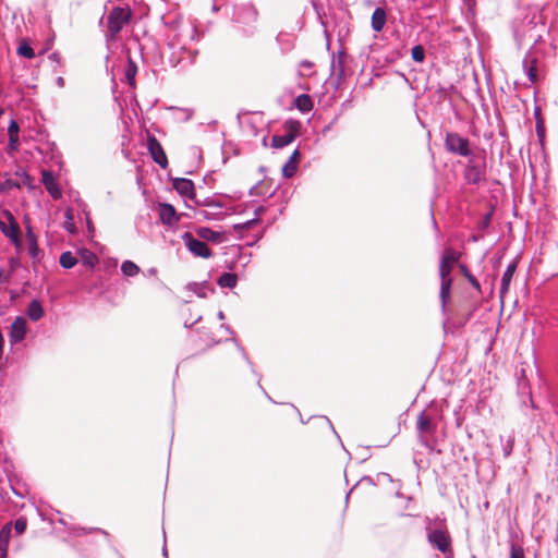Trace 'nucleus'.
I'll return each mask as SVG.
<instances>
[{
    "label": "nucleus",
    "instance_id": "11",
    "mask_svg": "<svg viewBox=\"0 0 558 558\" xmlns=\"http://www.w3.org/2000/svg\"><path fill=\"white\" fill-rule=\"evenodd\" d=\"M43 175V184L45 185L48 193L51 195L52 198L59 199L62 196V193L58 186V183L53 177V174L49 171L44 170L41 172Z\"/></svg>",
    "mask_w": 558,
    "mask_h": 558
},
{
    "label": "nucleus",
    "instance_id": "30",
    "mask_svg": "<svg viewBox=\"0 0 558 558\" xmlns=\"http://www.w3.org/2000/svg\"><path fill=\"white\" fill-rule=\"evenodd\" d=\"M27 239L29 242V254L33 257H35V256H37V253H38V244H37V239H36L35 234L29 229L27 231Z\"/></svg>",
    "mask_w": 558,
    "mask_h": 558
},
{
    "label": "nucleus",
    "instance_id": "3",
    "mask_svg": "<svg viewBox=\"0 0 558 558\" xmlns=\"http://www.w3.org/2000/svg\"><path fill=\"white\" fill-rule=\"evenodd\" d=\"M416 428L418 432V437L425 447L433 449V446L428 441L429 436H434L436 433L437 425L433 422V420L425 413L421 412L416 418Z\"/></svg>",
    "mask_w": 558,
    "mask_h": 558
},
{
    "label": "nucleus",
    "instance_id": "33",
    "mask_svg": "<svg viewBox=\"0 0 558 558\" xmlns=\"http://www.w3.org/2000/svg\"><path fill=\"white\" fill-rule=\"evenodd\" d=\"M298 167L294 165H291V162L288 160L284 166L282 167V174L286 178H291L296 172Z\"/></svg>",
    "mask_w": 558,
    "mask_h": 558
},
{
    "label": "nucleus",
    "instance_id": "42",
    "mask_svg": "<svg viewBox=\"0 0 558 558\" xmlns=\"http://www.w3.org/2000/svg\"><path fill=\"white\" fill-rule=\"evenodd\" d=\"M8 276H4L3 270L0 269V282H8Z\"/></svg>",
    "mask_w": 558,
    "mask_h": 558
},
{
    "label": "nucleus",
    "instance_id": "13",
    "mask_svg": "<svg viewBox=\"0 0 558 558\" xmlns=\"http://www.w3.org/2000/svg\"><path fill=\"white\" fill-rule=\"evenodd\" d=\"M173 187L179 194H181L183 196L193 197L195 195L194 184L189 179H183V178L174 179Z\"/></svg>",
    "mask_w": 558,
    "mask_h": 558
},
{
    "label": "nucleus",
    "instance_id": "34",
    "mask_svg": "<svg viewBox=\"0 0 558 558\" xmlns=\"http://www.w3.org/2000/svg\"><path fill=\"white\" fill-rule=\"evenodd\" d=\"M527 76L532 83H534L537 78V68L535 60H533L532 64L527 68Z\"/></svg>",
    "mask_w": 558,
    "mask_h": 558
},
{
    "label": "nucleus",
    "instance_id": "29",
    "mask_svg": "<svg viewBox=\"0 0 558 558\" xmlns=\"http://www.w3.org/2000/svg\"><path fill=\"white\" fill-rule=\"evenodd\" d=\"M461 274L468 279V281L477 290H480V282L469 271L468 267L465 265L459 266Z\"/></svg>",
    "mask_w": 558,
    "mask_h": 558
},
{
    "label": "nucleus",
    "instance_id": "28",
    "mask_svg": "<svg viewBox=\"0 0 558 558\" xmlns=\"http://www.w3.org/2000/svg\"><path fill=\"white\" fill-rule=\"evenodd\" d=\"M81 256L82 262L88 267H94L98 263V257L89 251H83Z\"/></svg>",
    "mask_w": 558,
    "mask_h": 558
},
{
    "label": "nucleus",
    "instance_id": "43",
    "mask_svg": "<svg viewBox=\"0 0 558 558\" xmlns=\"http://www.w3.org/2000/svg\"><path fill=\"white\" fill-rule=\"evenodd\" d=\"M253 222H254V220H251V221H248V222L244 223V225H243V227L247 229V228H250V226H251Z\"/></svg>",
    "mask_w": 558,
    "mask_h": 558
},
{
    "label": "nucleus",
    "instance_id": "31",
    "mask_svg": "<svg viewBox=\"0 0 558 558\" xmlns=\"http://www.w3.org/2000/svg\"><path fill=\"white\" fill-rule=\"evenodd\" d=\"M412 59L416 62H423L425 59V50L421 45L414 46L411 50Z\"/></svg>",
    "mask_w": 558,
    "mask_h": 558
},
{
    "label": "nucleus",
    "instance_id": "44",
    "mask_svg": "<svg viewBox=\"0 0 558 558\" xmlns=\"http://www.w3.org/2000/svg\"><path fill=\"white\" fill-rule=\"evenodd\" d=\"M4 113L3 108L0 107V117Z\"/></svg>",
    "mask_w": 558,
    "mask_h": 558
},
{
    "label": "nucleus",
    "instance_id": "7",
    "mask_svg": "<svg viewBox=\"0 0 558 558\" xmlns=\"http://www.w3.org/2000/svg\"><path fill=\"white\" fill-rule=\"evenodd\" d=\"M4 216L9 221V226L4 221L0 220V231L5 236H8L14 244L19 245L21 242L20 226H19L17 221L15 220V218L13 217V215L9 210L4 211Z\"/></svg>",
    "mask_w": 558,
    "mask_h": 558
},
{
    "label": "nucleus",
    "instance_id": "21",
    "mask_svg": "<svg viewBox=\"0 0 558 558\" xmlns=\"http://www.w3.org/2000/svg\"><path fill=\"white\" fill-rule=\"evenodd\" d=\"M196 234L203 239V240H207V241H213V242H217L220 240V233L216 232V231H213L211 229L209 228H206V227H202V228H198L196 230Z\"/></svg>",
    "mask_w": 558,
    "mask_h": 558
},
{
    "label": "nucleus",
    "instance_id": "46",
    "mask_svg": "<svg viewBox=\"0 0 558 558\" xmlns=\"http://www.w3.org/2000/svg\"><path fill=\"white\" fill-rule=\"evenodd\" d=\"M58 81H59V83H61V84L63 83L62 77H59V80H58Z\"/></svg>",
    "mask_w": 558,
    "mask_h": 558
},
{
    "label": "nucleus",
    "instance_id": "5",
    "mask_svg": "<svg viewBox=\"0 0 558 558\" xmlns=\"http://www.w3.org/2000/svg\"><path fill=\"white\" fill-rule=\"evenodd\" d=\"M460 253L456 252L453 248H445L439 266L440 279H451L450 274L453 269L454 264L458 263V260L460 259Z\"/></svg>",
    "mask_w": 558,
    "mask_h": 558
},
{
    "label": "nucleus",
    "instance_id": "18",
    "mask_svg": "<svg viewBox=\"0 0 558 558\" xmlns=\"http://www.w3.org/2000/svg\"><path fill=\"white\" fill-rule=\"evenodd\" d=\"M136 73H137V65L136 63L129 57L128 58V66H126V70H125V78H126V82L128 84L132 87V88H135L136 86V81H135V76H136Z\"/></svg>",
    "mask_w": 558,
    "mask_h": 558
},
{
    "label": "nucleus",
    "instance_id": "12",
    "mask_svg": "<svg viewBox=\"0 0 558 558\" xmlns=\"http://www.w3.org/2000/svg\"><path fill=\"white\" fill-rule=\"evenodd\" d=\"M159 217L161 222L168 226H172L179 220L174 207L170 204L159 205Z\"/></svg>",
    "mask_w": 558,
    "mask_h": 558
},
{
    "label": "nucleus",
    "instance_id": "39",
    "mask_svg": "<svg viewBox=\"0 0 558 558\" xmlns=\"http://www.w3.org/2000/svg\"><path fill=\"white\" fill-rule=\"evenodd\" d=\"M300 157H301L300 151L298 149H295L292 153V155L290 156L289 161L291 162V165H294V166L298 167V163L300 161Z\"/></svg>",
    "mask_w": 558,
    "mask_h": 558
},
{
    "label": "nucleus",
    "instance_id": "1",
    "mask_svg": "<svg viewBox=\"0 0 558 558\" xmlns=\"http://www.w3.org/2000/svg\"><path fill=\"white\" fill-rule=\"evenodd\" d=\"M132 11L130 8H113L108 15V29L112 36L121 32L123 26L130 22Z\"/></svg>",
    "mask_w": 558,
    "mask_h": 558
},
{
    "label": "nucleus",
    "instance_id": "20",
    "mask_svg": "<svg viewBox=\"0 0 558 558\" xmlns=\"http://www.w3.org/2000/svg\"><path fill=\"white\" fill-rule=\"evenodd\" d=\"M238 282V276L231 272L222 274L218 279V284L221 288H234Z\"/></svg>",
    "mask_w": 558,
    "mask_h": 558
},
{
    "label": "nucleus",
    "instance_id": "6",
    "mask_svg": "<svg viewBox=\"0 0 558 558\" xmlns=\"http://www.w3.org/2000/svg\"><path fill=\"white\" fill-rule=\"evenodd\" d=\"M446 146L449 151L460 156H469L471 154L469 140L460 136L458 133L447 134Z\"/></svg>",
    "mask_w": 558,
    "mask_h": 558
},
{
    "label": "nucleus",
    "instance_id": "10",
    "mask_svg": "<svg viewBox=\"0 0 558 558\" xmlns=\"http://www.w3.org/2000/svg\"><path fill=\"white\" fill-rule=\"evenodd\" d=\"M26 333V320L23 317H16L11 325L10 341L12 343L20 342L24 339Z\"/></svg>",
    "mask_w": 558,
    "mask_h": 558
},
{
    "label": "nucleus",
    "instance_id": "40",
    "mask_svg": "<svg viewBox=\"0 0 558 558\" xmlns=\"http://www.w3.org/2000/svg\"><path fill=\"white\" fill-rule=\"evenodd\" d=\"M16 174L22 178L24 184H28V185L32 184V178L25 171L16 172Z\"/></svg>",
    "mask_w": 558,
    "mask_h": 558
},
{
    "label": "nucleus",
    "instance_id": "22",
    "mask_svg": "<svg viewBox=\"0 0 558 558\" xmlns=\"http://www.w3.org/2000/svg\"><path fill=\"white\" fill-rule=\"evenodd\" d=\"M17 54L27 59H33L35 57L34 49L29 46L26 39H22L17 47Z\"/></svg>",
    "mask_w": 558,
    "mask_h": 558
},
{
    "label": "nucleus",
    "instance_id": "8",
    "mask_svg": "<svg viewBox=\"0 0 558 558\" xmlns=\"http://www.w3.org/2000/svg\"><path fill=\"white\" fill-rule=\"evenodd\" d=\"M182 239H183L184 244L186 245V247L195 256H198V257H202V258H208V257L211 256V251L208 247V245L205 242L195 239L190 232H185L182 235Z\"/></svg>",
    "mask_w": 558,
    "mask_h": 558
},
{
    "label": "nucleus",
    "instance_id": "47",
    "mask_svg": "<svg viewBox=\"0 0 558 558\" xmlns=\"http://www.w3.org/2000/svg\"><path fill=\"white\" fill-rule=\"evenodd\" d=\"M537 133L541 135L542 133V130L539 128H537Z\"/></svg>",
    "mask_w": 558,
    "mask_h": 558
},
{
    "label": "nucleus",
    "instance_id": "32",
    "mask_svg": "<svg viewBox=\"0 0 558 558\" xmlns=\"http://www.w3.org/2000/svg\"><path fill=\"white\" fill-rule=\"evenodd\" d=\"M27 526V519L25 517L19 518L14 523V530L19 535H22Z\"/></svg>",
    "mask_w": 558,
    "mask_h": 558
},
{
    "label": "nucleus",
    "instance_id": "35",
    "mask_svg": "<svg viewBox=\"0 0 558 558\" xmlns=\"http://www.w3.org/2000/svg\"><path fill=\"white\" fill-rule=\"evenodd\" d=\"M11 189H20V183L12 180H7L0 185V191L3 192L9 191Z\"/></svg>",
    "mask_w": 558,
    "mask_h": 558
},
{
    "label": "nucleus",
    "instance_id": "41",
    "mask_svg": "<svg viewBox=\"0 0 558 558\" xmlns=\"http://www.w3.org/2000/svg\"><path fill=\"white\" fill-rule=\"evenodd\" d=\"M49 59L57 62V63H60V60H61V57L58 52H52L50 56H49Z\"/></svg>",
    "mask_w": 558,
    "mask_h": 558
},
{
    "label": "nucleus",
    "instance_id": "9",
    "mask_svg": "<svg viewBox=\"0 0 558 558\" xmlns=\"http://www.w3.org/2000/svg\"><path fill=\"white\" fill-rule=\"evenodd\" d=\"M147 148L154 161L162 169H166L168 167V158L160 142L155 136H148Z\"/></svg>",
    "mask_w": 558,
    "mask_h": 558
},
{
    "label": "nucleus",
    "instance_id": "17",
    "mask_svg": "<svg viewBox=\"0 0 558 558\" xmlns=\"http://www.w3.org/2000/svg\"><path fill=\"white\" fill-rule=\"evenodd\" d=\"M27 315L34 322L39 320L44 316V308L39 301L33 300L29 303L27 308Z\"/></svg>",
    "mask_w": 558,
    "mask_h": 558
},
{
    "label": "nucleus",
    "instance_id": "19",
    "mask_svg": "<svg viewBox=\"0 0 558 558\" xmlns=\"http://www.w3.org/2000/svg\"><path fill=\"white\" fill-rule=\"evenodd\" d=\"M294 105L302 112H308L313 109L312 98L307 94L298 96L294 100Z\"/></svg>",
    "mask_w": 558,
    "mask_h": 558
},
{
    "label": "nucleus",
    "instance_id": "36",
    "mask_svg": "<svg viewBox=\"0 0 558 558\" xmlns=\"http://www.w3.org/2000/svg\"><path fill=\"white\" fill-rule=\"evenodd\" d=\"M510 558H524V550L520 546L512 545L510 549Z\"/></svg>",
    "mask_w": 558,
    "mask_h": 558
},
{
    "label": "nucleus",
    "instance_id": "15",
    "mask_svg": "<svg viewBox=\"0 0 558 558\" xmlns=\"http://www.w3.org/2000/svg\"><path fill=\"white\" fill-rule=\"evenodd\" d=\"M517 266H518V262H515V260L511 262L508 265V267L501 278V284H500V294L501 295H504L505 293L508 292L509 286H510L512 277L515 272Z\"/></svg>",
    "mask_w": 558,
    "mask_h": 558
},
{
    "label": "nucleus",
    "instance_id": "38",
    "mask_svg": "<svg viewBox=\"0 0 558 558\" xmlns=\"http://www.w3.org/2000/svg\"><path fill=\"white\" fill-rule=\"evenodd\" d=\"M19 147V136H10L9 137V148L10 150H16Z\"/></svg>",
    "mask_w": 558,
    "mask_h": 558
},
{
    "label": "nucleus",
    "instance_id": "25",
    "mask_svg": "<svg viewBox=\"0 0 558 558\" xmlns=\"http://www.w3.org/2000/svg\"><path fill=\"white\" fill-rule=\"evenodd\" d=\"M64 216H65V220L63 222V227L66 231H69L70 233L74 234L76 232V227L74 225V216H73V210L72 209H66L65 213H64Z\"/></svg>",
    "mask_w": 558,
    "mask_h": 558
},
{
    "label": "nucleus",
    "instance_id": "26",
    "mask_svg": "<svg viewBox=\"0 0 558 558\" xmlns=\"http://www.w3.org/2000/svg\"><path fill=\"white\" fill-rule=\"evenodd\" d=\"M451 283H452V279H446V278L441 279L440 299H441L442 305L446 304V301L449 298Z\"/></svg>",
    "mask_w": 558,
    "mask_h": 558
},
{
    "label": "nucleus",
    "instance_id": "24",
    "mask_svg": "<svg viewBox=\"0 0 558 558\" xmlns=\"http://www.w3.org/2000/svg\"><path fill=\"white\" fill-rule=\"evenodd\" d=\"M140 267L132 260H125L121 265V271L126 277H134L140 272Z\"/></svg>",
    "mask_w": 558,
    "mask_h": 558
},
{
    "label": "nucleus",
    "instance_id": "27",
    "mask_svg": "<svg viewBox=\"0 0 558 558\" xmlns=\"http://www.w3.org/2000/svg\"><path fill=\"white\" fill-rule=\"evenodd\" d=\"M466 179L469 182L476 184L481 180V172L477 167L469 166L466 169Z\"/></svg>",
    "mask_w": 558,
    "mask_h": 558
},
{
    "label": "nucleus",
    "instance_id": "45",
    "mask_svg": "<svg viewBox=\"0 0 558 558\" xmlns=\"http://www.w3.org/2000/svg\"><path fill=\"white\" fill-rule=\"evenodd\" d=\"M16 262L14 259H11V265L15 266Z\"/></svg>",
    "mask_w": 558,
    "mask_h": 558
},
{
    "label": "nucleus",
    "instance_id": "4",
    "mask_svg": "<svg viewBox=\"0 0 558 558\" xmlns=\"http://www.w3.org/2000/svg\"><path fill=\"white\" fill-rule=\"evenodd\" d=\"M429 544L442 554L451 551L452 538L446 529L432 530L427 534Z\"/></svg>",
    "mask_w": 558,
    "mask_h": 558
},
{
    "label": "nucleus",
    "instance_id": "2",
    "mask_svg": "<svg viewBox=\"0 0 558 558\" xmlns=\"http://www.w3.org/2000/svg\"><path fill=\"white\" fill-rule=\"evenodd\" d=\"M283 129L286 131L284 135H274L271 140V145L275 148H282L289 144H291L300 134L301 122L298 120H287L283 123Z\"/></svg>",
    "mask_w": 558,
    "mask_h": 558
},
{
    "label": "nucleus",
    "instance_id": "14",
    "mask_svg": "<svg viewBox=\"0 0 558 558\" xmlns=\"http://www.w3.org/2000/svg\"><path fill=\"white\" fill-rule=\"evenodd\" d=\"M12 523H7L0 531V558H7Z\"/></svg>",
    "mask_w": 558,
    "mask_h": 558
},
{
    "label": "nucleus",
    "instance_id": "37",
    "mask_svg": "<svg viewBox=\"0 0 558 558\" xmlns=\"http://www.w3.org/2000/svg\"><path fill=\"white\" fill-rule=\"evenodd\" d=\"M20 126L15 120H11L9 128H8V134L10 136H19Z\"/></svg>",
    "mask_w": 558,
    "mask_h": 558
},
{
    "label": "nucleus",
    "instance_id": "23",
    "mask_svg": "<svg viewBox=\"0 0 558 558\" xmlns=\"http://www.w3.org/2000/svg\"><path fill=\"white\" fill-rule=\"evenodd\" d=\"M59 262L63 268L70 269L78 263V259L71 252H64L61 254Z\"/></svg>",
    "mask_w": 558,
    "mask_h": 558
},
{
    "label": "nucleus",
    "instance_id": "16",
    "mask_svg": "<svg viewBox=\"0 0 558 558\" xmlns=\"http://www.w3.org/2000/svg\"><path fill=\"white\" fill-rule=\"evenodd\" d=\"M387 20L386 11L383 8H377L372 15V28L375 32L383 31Z\"/></svg>",
    "mask_w": 558,
    "mask_h": 558
}]
</instances>
